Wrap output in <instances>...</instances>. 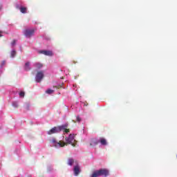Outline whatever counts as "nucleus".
I'll return each mask as SVG.
<instances>
[{
	"mask_svg": "<svg viewBox=\"0 0 177 177\" xmlns=\"http://www.w3.org/2000/svg\"><path fill=\"white\" fill-rule=\"evenodd\" d=\"M12 106L13 107H19V104L17 102H13Z\"/></svg>",
	"mask_w": 177,
	"mask_h": 177,
	"instance_id": "nucleus-16",
	"label": "nucleus"
},
{
	"mask_svg": "<svg viewBox=\"0 0 177 177\" xmlns=\"http://www.w3.org/2000/svg\"><path fill=\"white\" fill-rule=\"evenodd\" d=\"M19 10L21 13H27V8L26 7H20Z\"/></svg>",
	"mask_w": 177,
	"mask_h": 177,
	"instance_id": "nucleus-11",
	"label": "nucleus"
},
{
	"mask_svg": "<svg viewBox=\"0 0 177 177\" xmlns=\"http://www.w3.org/2000/svg\"><path fill=\"white\" fill-rule=\"evenodd\" d=\"M66 142L63 141L57 142L55 138H53L50 141L51 146H54V147H64V146H67V145H71L73 147H75L77 145V140H75V138L74 134H70L68 137L65 138Z\"/></svg>",
	"mask_w": 177,
	"mask_h": 177,
	"instance_id": "nucleus-1",
	"label": "nucleus"
},
{
	"mask_svg": "<svg viewBox=\"0 0 177 177\" xmlns=\"http://www.w3.org/2000/svg\"><path fill=\"white\" fill-rule=\"evenodd\" d=\"M40 53L45 55V56H53V53L50 50H41Z\"/></svg>",
	"mask_w": 177,
	"mask_h": 177,
	"instance_id": "nucleus-7",
	"label": "nucleus"
},
{
	"mask_svg": "<svg viewBox=\"0 0 177 177\" xmlns=\"http://www.w3.org/2000/svg\"><path fill=\"white\" fill-rule=\"evenodd\" d=\"M68 164L69 165H73V164H75V165H77V162H74V160L73 159V158H70V159H68Z\"/></svg>",
	"mask_w": 177,
	"mask_h": 177,
	"instance_id": "nucleus-9",
	"label": "nucleus"
},
{
	"mask_svg": "<svg viewBox=\"0 0 177 177\" xmlns=\"http://www.w3.org/2000/svg\"><path fill=\"white\" fill-rule=\"evenodd\" d=\"M73 171H74L75 176H77V175L80 172V166H78L77 163H76V165H75Z\"/></svg>",
	"mask_w": 177,
	"mask_h": 177,
	"instance_id": "nucleus-6",
	"label": "nucleus"
},
{
	"mask_svg": "<svg viewBox=\"0 0 177 177\" xmlns=\"http://www.w3.org/2000/svg\"><path fill=\"white\" fill-rule=\"evenodd\" d=\"M19 96L20 97H24V92L21 91V93H19Z\"/></svg>",
	"mask_w": 177,
	"mask_h": 177,
	"instance_id": "nucleus-17",
	"label": "nucleus"
},
{
	"mask_svg": "<svg viewBox=\"0 0 177 177\" xmlns=\"http://www.w3.org/2000/svg\"><path fill=\"white\" fill-rule=\"evenodd\" d=\"M77 121L78 122H81V118H80L79 116L77 117Z\"/></svg>",
	"mask_w": 177,
	"mask_h": 177,
	"instance_id": "nucleus-19",
	"label": "nucleus"
},
{
	"mask_svg": "<svg viewBox=\"0 0 177 177\" xmlns=\"http://www.w3.org/2000/svg\"><path fill=\"white\" fill-rule=\"evenodd\" d=\"M99 143V141H96L95 140H93L91 142V146H96Z\"/></svg>",
	"mask_w": 177,
	"mask_h": 177,
	"instance_id": "nucleus-13",
	"label": "nucleus"
},
{
	"mask_svg": "<svg viewBox=\"0 0 177 177\" xmlns=\"http://www.w3.org/2000/svg\"><path fill=\"white\" fill-rule=\"evenodd\" d=\"M12 46H15V45H16V40H14L12 43H11Z\"/></svg>",
	"mask_w": 177,
	"mask_h": 177,
	"instance_id": "nucleus-18",
	"label": "nucleus"
},
{
	"mask_svg": "<svg viewBox=\"0 0 177 177\" xmlns=\"http://www.w3.org/2000/svg\"><path fill=\"white\" fill-rule=\"evenodd\" d=\"M24 34L26 37V38H30V37H32V35H34V29H26L24 31Z\"/></svg>",
	"mask_w": 177,
	"mask_h": 177,
	"instance_id": "nucleus-4",
	"label": "nucleus"
},
{
	"mask_svg": "<svg viewBox=\"0 0 177 177\" xmlns=\"http://www.w3.org/2000/svg\"><path fill=\"white\" fill-rule=\"evenodd\" d=\"M2 32L0 31V37H2Z\"/></svg>",
	"mask_w": 177,
	"mask_h": 177,
	"instance_id": "nucleus-21",
	"label": "nucleus"
},
{
	"mask_svg": "<svg viewBox=\"0 0 177 177\" xmlns=\"http://www.w3.org/2000/svg\"><path fill=\"white\" fill-rule=\"evenodd\" d=\"M1 9H2V6H0V10H1Z\"/></svg>",
	"mask_w": 177,
	"mask_h": 177,
	"instance_id": "nucleus-22",
	"label": "nucleus"
},
{
	"mask_svg": "<svg viewBox=\"0 0 177 177\" xmlns=\"http://www.w3.org/2000/svg\"><path fill=\"white\" fill-rule=\"evenodd\" d=\"M34 66L36 67V68H42V67H44V65L39 62L35 63Z\"/></svg>",
	"mask_w": 177,
	"mask_h": 177,
	"instance_id": "nucleus-8",
	"label": "nucleus"
},
{
	"mask_svg": "<svg viewBox=\"0 0 177 177\" xmlns=\"http://www.w3.org/2000/svg\"><path fill=\"white\" fill-rule=\"evenodd\" d=\"M42 78H44V71L37 72L35 76L36 82H41L42 81Z\"/></svg>",
	"mask_w": 177,
	"mask_h": 177,
	"instance_id": "nucleus-5",
	"label": "nucleus"
},
{
	"mask_svg": "<svg viewBox=\"0 0 177 177\" xmlns=\"http://www.w3.org/2000/svg\"><path fill=\"white\" fill-rule=\"evenodd\" d=\"M14 56H16V51L15 50H12L11 51V57H13Z\"/></svg>",
	"mask_w": 177,
	"mask_h": 177,
	"instance_id": "nucleus-15",
	"label": "nucleus"
},
{
	"mask_svg": "<svg viewBox=\"0 0 177 177\" xmlns=\"http://www.w3.org/2000/svg\"><path fill=\"white\" fill-rule=\"evenodd\" d=\"M109 170L107 169H101L93 173L91 177L108 176Z\"/></svg>",
	"mask_w": 177,
	"mask_h": 177,
	"instance_id": "nucleus-3",
	"label": "nucleus"
},
{
	"mask_svg": "<svg viewBox=\"0 0 177 177\" xmlns=\"http://www.w3.org/2000/svg\"><path fill=\"white\" fill-rule=\"evenodd\" d=\"M31 68H30V62H27L25 64V70H26V71H28V70H30Z\"/></svg>",
	"mask_w": 177,
	"mask_h": 177,
	"instance_id": "nucleus-12",
	"label": "nucleus"
},
{
	"mask_svg": "<svg viewBox=\"0 0 177 177\" xmlns=\"http://www.w3.org/2000/svg\"><path fill=\"white\" fill-rule=\"evenodd\" d=\"M6 63V62L5 61H3L1 63V67H3V66H5Z\"/></svg>",
	"mask_w": 177,
	"mask_h": 177,
	"instance_id": "nucleus-20",
	"label": "nucleus"
},
{
	"mask_svg": "<svg viewBox=\"0 0 177 177\" xmlns=\"http://www.w3.org/2000/svg\"><path fill=\"white\" fill-rule=\"evenodd\" d=\"M67 124H64L58 127H53L48 132V135H52V133H57L61 131H64L65 133H68V132H70V130L67 129Z\"/></svg>",
	"mask_w": 177,
	"mask_h": 177,
	"instance_id": "nucleus-2",
	"label": "nucleus"
},
{
	"mask_svg": "<svg viewBox=\"0 0 177 177\" xmlns=\"http://www.w3.org/2000/svg\"><path fill=\"white\" fill-rule=\"evenodd\" d=\"M100 142L103 146H106V145H107V141L104 138H100Z\"/></svg>",
	"mask_w": 177,
	"mask_h": 177,
	"instance_id": "nucleus-10",
	"label": "nucleus"
},
{
	"mask_svg": "<svg viewBox=\"0 0 177 177\" xmlns=\"http://www.w3.org/2000/svg\"><path fill=\"white\" fill-rule=\"evenodd\" d=\"M53 92H55V91H53L52 89H48L47 91H46V93H48V95H52V93H53Z\"/></svg>",
	"mask_w": 177,
	"mask_h": 177,
	"instance_id": "nucleus-14",
	"label": "nucleus"
}]
</instances>
